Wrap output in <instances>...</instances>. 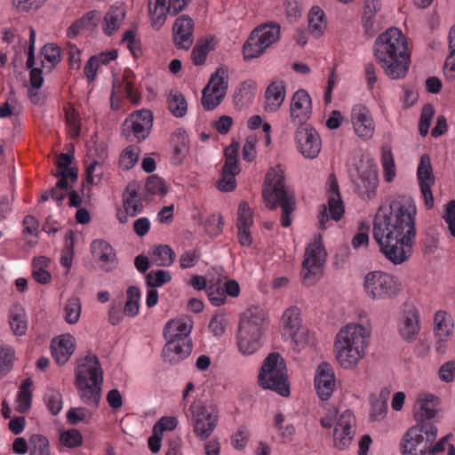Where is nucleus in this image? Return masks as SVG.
Listing matches in <instances>:
<instances>
[{"label":"nucleus","instance_id":"obj_1","mask_svg":"<svg viewBox=\"0 0 455 455\" xmlns=\"http://www.w3.org/2000/svg\"><path fill=\"white\" fill-rule=\"evenodd\" d=\"M417 207L405 195L390 200L388 207H379L375 214L372 235L383 255L395 265H400L411 255L416 235Z\"/></svg>","mask_w":455,"mask_h":455},{"label":"nucleus","instance_id":"obj_2","mask_svg":"<svg viewBox=\"0 0 455 455\" xmlns=\"http://www.w3.org/2000/svg\"><path fill=\"white\" fill-rule=\"evenodd\" d=\"M374 57L391 79L404 77L410 66V52L402 31L389 28L380 34L374 43Z\"/></svg>","mask_w":455,"mask_h":455},{"label":"nucleus","instance_id":"obj_3","mask_svg":"<svg viewBox=\"0 0 455 455\" xmlns=\"http://www.w3.org/2000/svg\"><path fill=\"white\" fill-rule=\"evenodd\" d=\"M262 196L267 207L282 208L281 224L288 228L291 224V214L295 211L296 199L293 192L285 187L284 172L280 166L271 168L266 175Z\"/></svg>","mask_w":455,"mask_h":455},{"label":"nucleus","instance_id":"obj_4","mask_svg":"<svg viewBox=\"0 0 455 455\" xmlns=\"http://www.w3.org/2000/svg\"><path fill=\"white\" fill-rule=\"evenodd\" d=\"M368 334L361 324H347L336 336L334 347L338 363L345 369L355 367L365 355Z\"/></svg>","mask_w":455,"mask_h":455},{"label":"nucleus","instance_id":"obj_5","mask_svg":"<svg viewBox=\"0 0 455 455\" xmlns=\"http://www.w3.org/2000/svg\"><path fill=\"white\" fill-rule=\"evenodd\" d=\"M265 318L264 310L259 307H251L242 314L237 345L243 354L251 355L260 347L261 325Z\"/></svg>","mask_w":455,"mask_h":455},{"label":"nucleus","instance_id":"obj_6","mask_svg":"<svg viewBox=\"0 0 455 455\" xmlns=\"http://www.w3.org/2000/svg\"><path fill=\"white\" fill-rule=\"evenodd\" d=\"M258 382L261 387L271 389L282 396L290 395L286 364L278 353H271L264 360Z\"/></svg>","mask_w":455,"mask_h":455},{"label":"nucleus","instance_id":"obj_7","mask_svg":"<svg viewBox=\"0 0 455 455\" xmlns=\"http://www.w3.org/2000/svg\"><path fill=\"white\" fill-rule=\"evenodd\" d=\"M437 427L434 423H423L417 417L416 425L411 427L403 436V455H425L437 436Z\"/></svg>","mask_w":455,"mask_h":455},{"label":"nucleus","instance_id":"obj_8","mask_svg":"<svg viewBox=\"0 0 455 455\" xmlns=\"http://www.w3.org/2000/svg\"><path fill=\"white\" fill-rule=\"evenodd\" d=\"M192 411L193 431L201 440H207L213 433L219 421V410L216 405L194 403L190 406Z\"/></svg>","mask_w":455,"mask_h":455},{"label":"nucleus","instance_id":"obj_9","mask_svg":"<svg viewBox=\"0 0 455 455\" xmlns=\"http://www.w3.org/2000/svg\"><path fill=\"white\" fill-rule=\"evenodd\" d=\"M364 289L373 299H387L397 294L400 284L392 275L382 271H372L364 277Z\"/></svg>","mask_w":455,"mask_h":455},{"label":"nucleus","instance_id":"obj_10","mask_svg":"<svg viewBox=\"0 0 455 455\" xmlns=\"http://www.w3.org/2000/svg\"><path fill=\"white\" fill-rule=\"evenodd\" d=\"M228 84V69L220 67L211 76L210 81L203 90L202 106L211 111L216 108L226 97Z\"/></svg>","mask_w":455,"mask_h":455},{"label":"nucleus","instance_id":"obj_11","mask_svg":"<svg viewBox=\"0 0 455 455\" xmlns=\"http://www.w3.org/2000/svg\"><path fill=\"white\" fill-rule=\"evenodd\" d=\"M326 259V252L322 243L315 242L305 252L302 262L301 277L306 286L313 285L322 276V267Z\"/></svg>","mask_w":455,"mask_h":455},{"label":"nucleus","instance_id":"obj_12","mask_svg":"<svg viewBox=\"0 0 455 455\" xmlns=\"http://www.w3.org/2000/svg\"><path fill=\"white\" fill-rule=\"evenodd\" d=\"M153 126V114L148 109L133 112L125 119L122 125V134L129 140L131 134L141 142L148 137Z\"/></svg>","mask_w":455,"mask_h":455},{"label":"nucleus","instance_id":"obj_13","mask_svg":"<svg viewBox=\"0 0 455 455\" xmlns=\"http://www.w3.org/2000/svg\"><path fill=\"white\" fill-rule=\"evenodd\" d=\"M329 198L328 204H323L319 215V228L324 230L327 228L326 224L329 222L330 218L335 221H339L344 214V204L339 189L338 180L334 174L329 177Z\"/></svg>","mask_w":455,"mask_h":455},{"label":"nucleus","instance_id":"obj_14","mask_svg":"<svg viewBox=\"0 0 455 455\" xmlns=\"http://www.w3.org/2000/svg\"><path fill=\"white\" fill-rule=\"evenodd\" d=\"M297 148L306 158L315 159L322 148L319 133L309 124L299 125L295 132Z\"/></svg>","mask_w":455,"mask_h":455},{"label":"nucleus","instance_id":"obj_15","mask_svg":"<svg viewBox=\"0 0 455 455\" xmlns=\"http://www.w3.org/2000/svg\"><path fill=\"white\" fill-rule=\"evenodd\" d=\"M102 385L103 371L98 357L94 355H86L77 361L75 383Z\"/></svg>","mask_w":455,"mask_h":455},{"label":"nucleus","instance_id":"obj_16","mask_svg":"<svg viewBox=\"0 0 455 455\" xmlns=\"http://www.w3.org/2000/svg\"><path fill=\"white\" fill-rule=\"evenodd\" d=\"M417 175L419 182L420 191L424 197V203L427 209L434 206V196L431 187L435 184V176L431 164L430 157L427 154H423L417 170Z\"/></svg>","mask_w":455,"mask_h":455},{"label":"nucleus","instance_id":"obj_17","mask_svg":"<svg viewBox=\"0 0 455 455\" xmlns=\"http://www.w3.org/2000/svg\"><path fill=\"white\" fill-rule=\"evenodd\" d=\"M355 419L351 411H345L339 418L334 428V445L339 450L347 448L355 436Z\"/></svg>","mask_w":455,"mask_h":455},{"label":"nucleus","instance_id":"obj_18","mask_svg":"<svg viewBox=\"0 0 455 455\" xmlns=\"http://www.w3.org/2000/svg\"><path fill=\"white\" fill-rule=\"evenodd\" d=\"M312 115V100L308 92L299 89L293 94L290 106V116L292 122L299 125L306 122Z\"/></svg>","mask_w":455,"mask_h":455},{"label":"nucleus","instance_id":"obj_19","mask_svg":"<svg viewBox=\"0 0 455 455\" xmlns=\"http://www.w3.org/2000/svg\"><path fill=\"white\" fill-rule=\"evenodd\" d=\"M358 178L355 180V192L364 200H371L376 196L379 184L376 169L367 166L358 170Z\"/></svg>","mask_w":455,"mask_h":455},{"label":"nucleus","instance_id":"obj_20","mask_svg":"<svg viewBox=\"0 0 455 455\" xmlns=\"http://www.w3.org/2000/svg\"><path fill=\"white\" fill-rule=\"evenodd\" d=\"M172 29L175 46L179 49H189L193 44V20L188 15L183 14L176 19Z\"/></svg>","mask_w":455,"mask_h":455},{"label":"nucleus","instance_id":"obj_21","mask_svg":"<svg viewBox=\"0 0 455 455\" xmlns=\"http://www.w3.org/2000/svg\"><path fill=\"white\" fill-rule=\"evenodd\" d=\"M168 341L163 349L164 360L175 364L188 357L192 351V342L188 339H166Z\"/></svg>","mask_w":455,"mask_h":455},{"label":"nucleus","instance_id":"obj_22","mask_svg":"<svg viewBox=\"0 0 455 455\" xmlns=\"http://www.w3.org/2000/svg\"><path fill=\"white\" fill-rule=\"evenodd\" d=\"M355 133L362 138L370 139L374 133V123L370 110L363 105H355L351 113Z\"/></svg>","mask_w":455,"mask_h":455},{"label":"nucleus","instance_id":"obj_23","mask_svg":"<svg viewBox=\"0 0 455 455\" xmlns=\"http://www.w3.org/2000/svg\"><path fill=\"white\" fill-rule=\"evenodd\" d=\"M93 258L106 272L111 271L117 266V259L113 247L106 241L94 240L91 245Z\"/></svg>","mask_w":455,"mask_h":455},{"label":"nucleus","instance_id":"obj_24","mask_svg":"<svg viewBox=\"0 0 455 455\" xmlns=\"http://www.w3.org/2000/svg\"><path fill=\"white\" fill-rule=\"evenodd\" d=\"M335 385L334 373L331 366L323 362L319 364L315 378V386L323 401L328 400L333 392Z\"/></svg>","mask_w":455,"mask_h":455},{"label":"nucleus","instance_id":"obj_25","mask_svg":"<svg viewBox=\"0 0 455 455\" xmlns=\"http://www.w3.org/2000/svg\"><path fill=\"white\" fill-rule=\"evenodd\" d=\"M148 12L152 28L159 30L165 23L169 12L175 13L174 0H148Z\"/></svg>","mask_w":455,"mask_h":455},{"label":"nucleus","instance_id":"obj_26","mask_svg":"<svg viewBox=\"0 0 455 455\" xmlns=\"http://www.w3.org/2000/svg\"><path fill=\"white\" fill-rule=\"evenodd\" d=\"M419 331L420 323L418 310L411 308L405 311L398 326L401 338L408 343H412L416 340Z\"/></svg>","mask_w":455,"mask_h":455},{"label":"nucleus","instance_id":"obj_27","mask_svg":"<svg viewBox=\"0 0 455 455\" xmlns=\"http://www.w3.org/2000/svg\"><path fill=\"white\" fill-rule=\"evenodd\" d=\"M75 338L70 334L61 335L52 339L51 349L57 363L64 364L68 362L75 351Z\"/></svg>","mask_w":455,"mask_h":455},{"label":"nucleus","instance_id":"obj_28","mask_svg":"<svg viewBox=\"0 0 455 455\" xmlns=\"http://www.w3.org/2000/svg\"><path fill=\"white\" fill-rule=\"evenodd\" d=\"M285 95L286 85L284 81L275 80L271 82L265 92V110L267 112H276L284 101Z\"/></svg>","mask_w":455,"mask_h":455},{"label":"nucleus","instance_id":"obj_29","mask_svg":"<svg viewBox=\"0 0 455 455\" xmlns=\"http://www.w3.org/2000/svg\"><path fill=\"white\" fill-rule=\"evenodd\" d=\"M139 185L133 181L130 182L123 193V206L126 214L131 217L139 215L143 210V204L139 198Z\"/></svg>","mask_w":455,"mask_h":455},{"label":"nucleus","instance_id":"obj_30","mask_svg":"<svg viewBox=\"0 0 455 455\" xmlns=\"http://www.w3.org/2000/svg\"><path fill=\"white\" fill-rule=\"evenodd\" d=\"M75 386L82 402L87 406L97 409L101 397L102 385L75 383Z\"/></svg>","mask_w":455,"mask_h":455},{"label":"nucleus","instance_id":"obj_31","mask_svg":"<svg viewBox=\"0 0 455 455\" xmlns=\"http://www.w3.org/2000/svg\"><path fill=\"white\" fill-rule=\"evenodd\" d=\"M419 401L421 405L419 411L414 414L415 420L417 421V417H419L423 423H433L431 419L437 413L435 407L439 403V398L431 394H424L419 396Z\"/></svg>","mask_w":455,"mask_h":455},{"label":"nucleus","instance_id":"obj_32","mask_svg":"<svg viewBox=\"0 0 455 455\" xmlns=\"http://www.w3.org/2000/svg\"><path fill=\"white\" fill-rule=\"evenodd\" d=\"M191 330L190 319H177L167 323L164 334L165 339H187Z\"/></svg>","mask_w":455,"mask_h":455},{"label":"nucleus","instance_id":"obj_33","mask_svg":"<svg viewBox=\"0 0 455 455\" xmlns=\"http://www.w3.org/2000/svg\"><path fill=\"white\" fill-rule=\"evenodd\" d=\"M381 4L379 0H365L362 22L365 31L370 36H372L377 30L374 28L375 15L380 10Z\"/></svg>","mask_w":455,"mask_h":455},{"label":"nucleus","instance_id":"obj_34","mask_svg":"<svg viewBox=\"0 0 455 455\" xmlns=\"http://www.w3.org/2000/svg\"><path fill=\"white\" fill-rule=\"evenodd\" d=\"M283 324L285 329L290 330V335L297 346L300 342V333L299 331L300 326L299 311L297 307H292L285 310L283 315Z\"/></svg>","mask_w":455,"mask_h":455},{"label":"nucleus","instance_id":"obj_35","mask_svg":"<svg viewBox=\"0 0 455 455\" xmlns=\"http://www.w3.org/2000/svg\"><path fill=\"white\" fill-rule=\"evenodd\" d=\"M434 323L435 337L442 340H448L449 337L452 334L453 329L451 316L445 311H437L435 315Z\"/></svg>","mask_w":455,"mask_h":455},{"label":"nucleus","instance_id":"obj_36","mask_svg":"<svg viewBox=\"0 0 455 455\" xmlns=\"http://www.w3.org/2000/svg\"><path fill=\"white\" fill-rule=\"evenodd\" d=\"M253 31H258L257 37L267 48L280 38V26L274 21L260 24Z\"/></svg>","mask_w":455,"mask_h":455},{"label":"nucleus","instance_id":"obj_37","mask_svg":"<svg viewBox=\"0 0 455 455\" xmlns=\"http://www.w3.org/2000/svg\"><path fill=\"white\" fill-rule=\"evenodd\" d=\"M100 19V14L98 11L93 10L91 12H88L86 14H84L82 18L76 20L68 29V37H75L78 34H80L83 30L85 28H89L92 27H96L97 22Z\"/></svg>","mask_w":455,"mask_h":455},{"label":"nucleus","instance_id":"obj_38","mask_svg":"<svg viewBox=\"0 0 455 455\" xmlns=\"http://www.w3.org/2000/svg\"><path fill=\"white\" fill-rule=\"evenodd\" d=\"M173 147V159L175 164H180L188 153V137L185 132H176L171 140Z\"/></svg>","mask_w":455,"mask_h":455},{"label":"nucleus","instance_id":"obj_39","mask_svg":"<svg viewBox=\"0 0 455 455\" xmlns=\"http://www.w3.org/2000/svg\"><path fill=\"white\" fill-rule=\"evenodd\" d=\"M9 324L15 335L22 336L28 330L27 315L23 308L16 306L10 311Z\"/></svg>","mask_w":455,"mask_h":455},{"label":"nucleus","instance_id":"obj_40","mask_svg":"<svg viewBox=\"0 0 455 455\" xmlns=\"http://www.w3.org/2000/svg\"><path fill=\"white\" fill-rule=\"evenodd\" d=\"M152 260L159 267H169L175 259V252L166 244L156 246L149 253Z\"/></svg>","mask_w":455,"mask_h":455},{"label":"nucleus","instance_id":"obj_41","mask_svg":"<svg viewBox=\"0 0 455 455\" xmlns=\"http://www.w3.org/2000/svg\"><path fill=\"white\" fill-rule=\"evenodd\" d=\"M257 32L252 31L243 46V54L245 60L259 57L267 49L264 44H260V40L257 37Z\"/></svg>","mask_w":455,"mask_h":455},{"label":"nucleus","instance_id":"obj_42","mask_svg":"<svg viewBox=\"0 0 455 455\" xmlns=\"http://www.w3.org/2000/svg\"><path fill=\"white\" fill-rule=\"evenodd\" d=\"M324 12L319 7H313L308 13V29L315 37H319L323 35L326 28V23L323 20Z\"/></svg>","mask_w":455,"mask_h":455},{"label":"nucleus","instance_id":"obj_43","mask_svg":"<svg viewBox=\"0 0 455 455\" xmlns=\"http://www.w3.org/2000/svg\"><path fill=\"white\" fill-rule=\"evenodd\" d=\"M168 108L176 117H182L187 113L188 103L180 92H170L167 100Z\"/></svg>","mask_w":455,"mask_h":455},{"label":"nucleus","instance_id":"obj_44","mask_svg":"<svg viewBox=\"0 0 455 455\" xmlns=\"http://www.w3.org/2000/svg\"><path fill=\"white\" fill-rule=\"evenodd\" d=\"M212 40L200 38L192 50V60L195 65L199 66L205 62L207 54L213 50Z\"/></svg>","mask_w":455,"mask_h":455},{"label":"nucleus","instance_id":"obj_45","mask_svg":"<svg viewBox=\"0 0 455 455\" xmlns=\"http://www.w3.org/2000/svg\"><path fill=\"white\" fill-rule=\"evenodd\" d=\"M29 455H51L48 438L40 434H34L30 435Z\"/></svg>","mask_w":455,"mask_h":455},{"label":"nucleus","instance_id":"obj_46","mask_svg":"<svg viewBox=\"0 0 455 455\" xmlns=\"http://www.w3.org/2000/svg\"><path fill=\"white\" fill-rule=\"evenodd\" d=\"M126 294L127 301L124 307V313L128 316H135L139 313L140 291L137 286H130Z\"/></svg>","mask_w":455,"mask_h":455},{"label":"nucleus","instance_id":"obj_47","mask_svg":"<svg viewBox=\"0 0 455 455\" xmlns=\"http://www.w3.org/2000/svg\"><path fill=\"white\" fill-rule=\"evenodd\" d=\"M14 360V349L11 347L0 346V379L12 369Z\"/></svg>","mask_w":455,"mask_h":455},{"label":"nucleus","instance_id":"obj_48","mask_svg":"<svg viewBox=\"0 0 455 455\" xmlns=\"http://www.w3.org/2000/svg\"><path fill=\"white\" fill-rule=\"evenodd\" d=\"M140 148L135 146H128L122 152L119 158V165L123 170L132 169L138 162Z\"/></svg>","mask_w":455,"mask_h":455},{"label":"nucleus","instance_id":"obj_49","mask_svg":"<svg viewBox=\"0 0 455 455\" xmlns=\"http://www.w3.org/2000/svg\"><path fill=\"white\" fill-rule=\"evenodd\" d=\"M65 320L69 324H75L78 322L81 314V302L76 297L68 299L64 307Z\"/></svg>","mask_w":455,"mask_h":455},{"label":"nucleus","instance_id":"obj_50","mask_svg":"<svg viewBox=\"0 0 455 455\" xmlns=\"http://www.w3.org/2000/svg\"><path fill=\"white\" fill-rule=\"evenodd\" d=\"M382 165L385 180L391 182L395 176V165L391 149L387 147H382Z\"/></svg>","mask_w":455,"mask_h":455},{"label":"nucleus","instance_id":"obj_51","mask_svg":"<svg viewBox=\"0 0 455 455\" xmlns=\"http://www.w3.org/2000/svg\"><path fill=\"white\" fill-rule=\"evenodd\" d=\"M124 16V14L121 13L118 9L109 10L104 18L106 22V27L104 28L105 34L108 36L113 35L119 28L121 20Z\"/></svg>","mask_w":455,"mask_h":455},{"label":"nucleus","instance_id":"obj_52","mask_svg":"<svg viewBox=\"0 0 455 455\" xmlns=\"http://www.w3.org/2000/svg\"><path fill=\"white\" fill-rule=\"evenodd\" d=\"M172 280V275L168 271L158 269L152 270L146 275L147 285L150 288L163 286Z\"/></svg>","mask_w":455,"mask_h":455},{"label":"nucleus","instance_id":"obj_53","mask_svg":"<svg viewBox=\"0 0 455 455\" xmlns=\"http://www.w3.org/2000/svg\"><path fill=\"white\" fill-rule=\"evenodd\" d=\"M207 296L211 303L215 307H220L223 305L226 301V295L224 291L223 285H221L220 282H216L213 283H210L206 290Z\"/></svg>","mask_w":455,"mask_h":455},{"label":"nucleus","instance_id":"obj_54","mask_svg":"<svg viewBox=\"0 0 455 455\" xmlns=\"http://www.w3.org/2000/svg\"><path fill=\"white\" fill-rule=\"evenodd\" d=\"M60 442L66 447L76 448L83 443V435L76 428L62 432L60 435Z\"/></svg>","mask_w":455,"mask_h":455},{"label":"nucleus","instance_id":"obj_55","mask_svg":"<svg viewBox=\"0 0 455 455\" xmlns=\"http://www.w3.org/2000/svg\"><path fill=\"white\" fill-rule=\"evenodd\" d=\"M204 229L212 236H217L222 232L223 220L220 213L211 214L204 221Z\"/></svg>","mask_w":455,"mask_h":455},{"label":"nucleus","instance_id":"obj_56","mask_svg":"<svg viewBox=\"0 0 455 455\" xmlns=\"http://www.w3.org/2000/svg\"><path fill=\"white\" fill-rule=\"evenodd\" d=\"M252 223V212L248 204L246 202L240 203L237 212L236 227L242 228H250Z\"/></svg>","mask_w":455,"mask_h":455},{"label":"nucleus","instance_id":"obj_57","mask_svg":"<svg viewBox=\"0 0 455 455\" xmlns=\"http://www.w3.org/2000/svg\"><path fill=\"white\" fill-rule=\"evenodd\" d=\"M41 54L44 56V60L55 67L61 60L60 48L55 44H46L41 49Z\"/></svg>","mask_w":455,"mask_h":455},{"label":"nucleus","instance_id":"obj_58","mask_svg":"<svg viewBox=\"0 0 455 455\" xmlns=\"http://www.w3.org/2000/svg\"><path fill=\"white\" fill-rule=\"evenodd\" d=\"M435 115V108L431 104L423 106L420 120L419 124V132L421 136H426L428 133L431 120Z\"/></svg>","mask_w":455,"mask_h":455},{"label":"nucleus","instance_id":"obj_59","mask_svg":"<svg viewBox=\"0 0 455 455\" xmlns=\"http://www.w3.org/2000/svg\"><path fill=\"white\" fill-rule=\"evenodd\" d=\"M145 189L151 195L164 196L167 194V188L164 180L156 175H151L147 179Z\"/></svg>","mask_w":455,"mask_h":455},{"label":"nucleus","instance_id":"obj_60","mask_svg":"<svg viewBox=\"0 0 455 455\" xmlns=\"http://www.w3.org/2000/svg\"><path fill=\"white\" fill-rule=\"evenodd\" d=\"M92 413L84 407L72 408L67 413V419L72 425H77L79 422H89Z\"/></svg>","mask_w":455,"mask_h":455},{"label":"nucleus","instance_id":"obj_61","mask_svg":"<svg viewBox=\"0 0 455 455\" xmlns=\"http://www.w3.org/2000/svg\"><path fill=\"white\" fill-rule=\"evenodd\" d=\"M123 41L127 42V47L131 51L133 57L138 58L142 54L141 43L137 37L136 32L133 30H127L123 37Z\"/></svg>","mask_w":455,"mask_h":455},{"label":"nucleus","instance_id":"obj_62","mask_svg":"<svg viewBox=\"0 0 455 455\" xmlns=\"http://www.w3.org/2000/svg\"><path fill=\"white\" fill-rule=\"evenodd\" d=\"M47 408L52 415H57L62 409V395L60 392L52 390L45 395Z\"/></svg>","mask_w":455,"mask_h":455},{"label":"nucleus","instance_id":"obj_63","mask_svg":"<svg viewBox=\"0 0 455 455\" xmlns=\"http://www.w3.org/2000/svg\"><path fill=\"white\" fill-rule=\"evenodd\" d=\"M236 173L221 171V179L217 181V188L223 192H231L236 188Z\"/></svg>","mask_w":455,"mask_h":455},{"label":"nucleus","instance_id":"obj_64","mask_svg":"<svg viewBox=\"0 0 455 455\" xmlns=\"http://www.w3.org/2000/svg\"><path fill=\"white\" fill-rule=\"evenodd\" d=\"M103 172L100 162L93 159L86 168V180L88 183L96 184L101 180Z\"/></svg>","mask_w":455,"mask_h":455}]
</instances>
